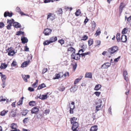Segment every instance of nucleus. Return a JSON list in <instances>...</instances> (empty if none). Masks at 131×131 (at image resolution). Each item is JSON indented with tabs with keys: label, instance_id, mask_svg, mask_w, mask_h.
Returning <instances> with one entry per match:
<instances>
[{
	"label": "nucleus",
	"instance_id": "obj_27",
	"mask_svg": "<svg viewBox=\"0 0 131 131\" xmlns=\"http://www.w3.org/2000/svg\"><path fill=\"white\" fill-rule=\"evenodd\" d=\"M97 130V126L95 125L91 127L90 130L91 131H96Z\"/></svg>",
	"mask_w": 131,
	"mask_h": 131
},
{
	"label": "nucleus",
	"instance_id": "obj_54",
	"mask_svg": "<svg viewBox=\"0 0 131 131\" xmlns=\"http://www.w3.org/2000/svg\"><path fill=\"white\" fill-rule=\"evenodd\" d=\"M94 94L97 96H99L101 93L100 92H96L94 93Z\"/></svg>",
	"mask_w": 131,
	"mask_h": 131
},
{
	"label": "nucleus",
	"instance_id": "obj_33",
	"mask_svg": "<svg viewBox=\"0 0 131 131\" xmlns=\"http://www.w3.org/2000/svg\"><path fill=\"white\" fill-rule=\"evenodd\" d=\"M46 86L44 83H42L38 87L37 89L38 90L41 89L44 87H46Z\"/></svg>",
	"mask_w": 131,
	"mask_h": 131
},
{
	"label": "nucleus",
	"instance_id": "obj_32",
	"mask_svg": "<svg viewBox=\"0 0 131 131\" xmlns=\"http://www.w3.org/2000/svg\"><path fill=\"white\" fill-rule=\"evenodd\" d=\"M101 86L100 84H97L96 85L94 89L95 90L98 91L101 88Z\"/></svg>",
	"mask_w": 131,
	"mask_h": 131
},
{
	"label": "nucleus",
	"instance_id": "obj_15",
	"mask_svg": "<svg viewBox=\"0 0 131 131\" xmlns=\"http://www.w3.org/2000/svg\"><path fill=\"white\" fill-rule=\"evenodd\" d=\"M127 40L126 36L125 35H122L121 36V41L122 42H126Z\"/></svg>",
	"mask_w": 131,
	"mask_h": 131
},
{
	"label": "nucleus",
	"instance_id": "obj_53",
	"mask_svg": "<svg viewBox=\"0 0 131 131\" xmlns=\"http://www.w3.org/2000/svg\"><path fill=\"white\" fill-rule=\"evenodd\" d=\"M65 78L67 77H69V73L68 72H66L64 74V75Z\"/></svg>",
	"mask_w": 131,
	"mask_h": 131
},
{
	"label": "nucleus",
	"instance_id": "obj_23",
	"mask_svg": "<svg viewBox=\"0 0 131 131\" xmlns=\"http://www.w3.org/2000/svg\"><path fill=\"white\" fill-rule=\"evenodd\" d=\"M121 34L119 33H117L116 36V38L117 41L118 42H119L121 41V37L120 36Z\"/></svg>",
	"mask_w": 131,
	"mask_h": 131
},
{
	"label": "nucleus",
	"instance_id": "obj_58",
	"mask_svg": "<svg viewBox=\"0 0 131 131\" xmlns=\"http://www.w3.org/2000/svg\"><path fill=\"white\" fill-rule=\"evenodd\" d=\"M58 42H59L60 43L61 45L63 44L64 43V40L62 39L59 40Z\"/></svg>",
	"mask_w": 131,
	"mask_h": 131
},
{
	"label": "nucleus",
	"instance_id": "obj_57",
	"mask_svg": "<svg viewBox=\"0 0 131 131\" xmlns=\"http://www.w3.org/2000/svg\"><path fill=\"white\" fill-rule=\"evenodd\" d=\"M72 106L70 107V114H73V110L74 108H73V107H71Z\"/></svg>",
	"mask_w": 131,
	"mask_h": 131
},
{
	"label": "nucleus",
	"instance_id": "obj_9",
	"mask_svg": "<svg viewBox=\"0 0 131 131\" xmlns=\"http://www.w3.org/2000/svg\"><path fill=\"white\" fill-rule=\"evenodd\" d=\"M64 75L63 72H60L59 73L56 74L55 75V77L54 79H59L60 78L62 77Z\"/></svg>",
	"mask_w": 131,
	"mask_h": 131
},
{
	"label": "nucleus",
	"instance_id": "obj_55",
	"mask_svg": "<svg viewBox=\"0 0 131 131\" xmlns=\"http://www.w3.org/2000/svg\"><path fill=\"white\" fill-rule=\"evenodd\" d=\"M48 69L47 68H44L42 70V73L44 74L48 71Z\"/></svg>",
	"mask_w": 131,
	"mask_h": 131
},
{
	"label": "nucleus",
	"instance_id": "obj_28",
	"mask_svg": "<svg viewBox=\"0 0 131 131\" xmlns=\"http://www.w3.org/2000/svg\"><path fill=\"white\" fill-rule=\"evenodd\" d=\"M8 111H5L3 110V111L1 112L0 113L1 115L2 116H4L8 112Z\"/></svg>",
	"mask_w": 131,
	"mask_h": 131
},
{
	"label": "nucleus",
	"instance_id": "obj_52",
	"mask_svg": "<svg viewBox=\"0 0 131 131\" xmlns=\"http://www.w3.org/2000/svg\"><path fill=\"white\" fill-rule=\"evenodd\" d=\"M65 88L64 87H60L58 89L60 91H63L65 89Z\"/></svg>",
	"mask_w": 131,
	"mask_h": 131
},
{
	"label": "nucleus",
	"instance_id": "obj_60",
	"mask_svg": "<svg viewBox=\"0 0 131 131\" xmlns=\"http://www.w3.org/2000/svg\"><path fill=\"white\" fill-rule=\"evenodd\" d=\"M38 85V82H35L32 84V86L34 88L36 87Z\"/></svg>",
	"mask_w": 131,
	"mask_h": 131
},
{
	"label": "nucleus",
	"instance_id": "obj_64",
	"mask_svg": "<svg viewBox=\"0 0 131 131\" xmlns=\"http://www.w3.org/2000/svg\"><path fill=\"white\" fill-rule=\"evenodd\" d=\"M16 11L19 13L21 11V10L19 7H17L16 8Z\"/></svg>",
	"mask_w": 131,
	"mask_h": 131
},
{
	"label": "nucleus",
	"instance_id": "obj_19",
	"mask_svg": "<svg viewBox=\"0 0 131 131\" xmlns=\"http://www.w3.org/2000/svg\"><path fill=\"white\" fill-rule=\"evenodd\" d=\"M57 40V37H52L50 38L49 40L52 43L55 42Z\"/></svg>",
	"mask_w": 131,
	"mask_h": 131
},
{
	"label": "nucleus",
	"instance_id": "obj_24",
	"mask_svg": "<svg viewBox=\"0 0 131 131\" xmlns=\"http://www.w3.org/2000/svg\"><path fill=\"white\" fill-rule=\"evenodd\" d=\"M40 99L42 100H44L47 99V94L45 95H40L38 97Z\"/></svg>",
	"mask_w": 131,
	"mask_h": 131
},
{
	"label": "nucleus",
	"instance_id": "obj_21",
	"mask_svg": "<svg viewBox=\"0 0 131 131\" xmlns=\"http://www.w3.org/2000/svg\"><path fill=\"white\" fill-rule=\"evenodd\" d=\"M30 75H23L22 78L24 79V80L26 81L27 82L28 81L27 79H29L30 78Z\"/></svg>",
	"mask_w": 131,
	"mask_h": 131
},
{
	"label": "nucleus",
	"instance_id": "obj_14",
	"mask_svg": "<svg viewBox=\"0 0 131 131\" xmlns=\"http://www.w3.org/2000/svg\"><path fill=\"white\" fill-rule=\"evenodd\" d=\"M85 77L92 78V73L91 72H86L85 75Z\"/></svg>",
	"mask_w": 131,
	"mask_h": 131
},
{
	"label": "nucleus",
	"instance_id": "obj_42",
	"mask_svg": "<svg viewBox=\"0 0 131 131\" xmlns=\"http://www.w3.org/2000/svg\"><path fill=\"white\" fill-rule=\"evenodd\" d=\"M81 12L80 9H78L75 13V14L77 16H79L81 14Z\"/></svg>",
	"mask_w": 131,
	"mask_h": 131
},
{
	"label": "nucleus",
	"instance_id": "obj_37",
	"mask_svg": "<svg viewBox=\"0 0 131 131\" xmlns=\"http://www.w3.org/2000/svg\"><path fill=\"white\" fill-rule=\"evenodd\" d=\"M88 45L89 46H90L93 43V40L92 39H90L88 41Z\"/></svg>",
	"mask_w": 131,
	"mask_h": 131
},
{
	"label": "nucleus",
	"instance_id": "obj_2",
	"mask_svg": "<svg viewBox=\"0 0 131 131\" xmlns=\"http://www.w3.org/2000/svg\"><path fill=\"white\" fill-rule=\"evenodd\" d=\"M6 51L8 52V55L10 56H14L15 53L14 51L12 49V47L8 48L6 50Z\"/></svg>",
	"mask_w": 131,
	"mask_h": 131
},
{
	"label": "nucleus",
	"instance_id": "obj_61",
	"mask_svg": "<svg viewBox=\"0 0 131 131\" xmlns=\"http://www.w3.org/2000/svg\"><path fill=\"white\" fill-rule=\"evenodd\" d=\"M92 28L94 29L96 27V23L94 21H93V22L92 23Z\"/></svg>",
	"mask_w": 131,
	"mask_h": 131
},
{
	"label": "nucleus",
	"instance_id": "obj_26",
	"mask_svg": "<svg viewBox=\"0 0 131 131\" xmlns=\"http://www.w3.org/2000/svg\"><path fill=\"white\" fill-rule=\"evenodd\" d=\"M22 43H25L27 42L28 41V39L24 37L23 38H21V39Z\"/></svg>",
	"mask_w": 131,
	"mask_h": 131
},
{
	"label": "nucleus",
	"instance_id": "obj_43",
	"mask_svg": "<svg viewBox=\"0 0 131 131\" xmlns=\"http://www.w3.org/2000/svg\"><path fill=\"white\" fill-rule=\"evenodd\" d=\"M24 34V32H22L20 31H17L16 34V35H19L21 34L23 35Z\"/></svg>",
	"mask_w": 131,
	"mask_h": 131
},
{
	"label": "nucleus",
	"instance_id": "obj_35",
	"mask_svg": "<svg viewBox=\"0 0 131 131\" xmlns=\"http://www.w3.org/2000/svg\"><path fill=\"white\" fill-rule=\"evenodd\" d=\"M72 65L73 66V71H74L77 67V63H74L72 64Z\"/></svg>",
	"mask_w": 131,
	"mask_h": 131
},
{
	"label": "nucleus",
	"instance_id": "obj_40",
	"mask_svg": "<svg viewBox=\"0 0 131 131\" xmlns=\"http://www.w3.org/2000/svg\"><path fill=\"white\" fill-rule=\"evenodd\" d=\"M88 38V37L86 35H84L82 37V38L81 39V40H86Z\"/></svg>",
	"mask_w": 131,
	"mask_h": 131
},
{
	"label": "nucleus",
	"instance_id": "obj_50",
	"mask_svg": "<svg viewBox=\"0 0 131 131\" xmlns=\"http://www.w3.org/2000/svg\"><path fill=\"white\" fill-rule=\"evenodd\" d=\"M24 51H29V48L27 46V45L26 44L24 47Z\"/></svg>",
	"mask_w": 131,
	"mask_h": 131
},
{
	"label": "nucleus",
	"instance_id": "obj_31",
	"mask_svg": "<svg viewBox=\"0 0 131 131\" xmlns=\"http://www.w3.org/2000/svg\"><path fill=\"white\" fill-rule=\"evenodd\" d=\"M101 33V31L100 28H99L97 29V30L96 31V33L95 34V35L96 36L100 35Z\"/></svg>",
	"mask_w": 131,
	"mask_h": 131
},
{
	"label": "nucleus",
	"instance_id": "obj_5",
	"mask_svg": "<svg viewBox=\"0 0 131 131\" xmlns=\"http://www.w3.org/2000/svg\"><path fill=\"white\" fill-rule=\"evenodd\" d=\"M52 31L51 29L48 28L44 29L43 33L45 36H48L50 35Z\"/></svg>",
	"mask_w": 131,
	"mask_h": 131
},
{
	"label": "nucleus",
	"instance_id": "obj_18",
	"mask_svg": "<svg viewBox=\"0 0 131 131\" xmlns=\"http://www.w3.org/2000/svg\"><path fill=\"white\" fill-rule=\"evenodd\" d=\"M75 51V50L72 47L69 48L67 49V51L68 52H69L72 53H74Z\"/></svg>",
	"mask_w": 131,
	"mask_h": 131
},
{
	"label": "nucleus",
	"instance_id": "obj_48",
	"mask_svg": "<svg viewBox=\"0 0 131 131\" xmlns=\"http://www.w3.org/2000/svg\"><path fill=\"white\" fill-rule=\"evenodd\" d=\"M5 26V24L2 22H0V28H3Z\"/></svg>",
	"mask_w": 131,
	"mask_h": 131
},
{
	"label": "nucleus",
	"instance_id": "obj_10",
	"mask_svg": "<svg viewBox=\"0 0 131 131\" xmlns=\"http://www.w3.org/2000/svg\"><path fill=\"white\" fill-rule=\"evenodd\" d=\"M10 127L11 128L14 129L13 130H11L12 131H18L19 130L18 129H16L17 127L16 125L14 123H13L11 124Z\"/></svg>",
	"mask_w": 131,
	"mask_h": 131
},
{
	"label": "nucleus",
	"instance_id": "obj_41",
	"mask_svg": "<svg viewBox=\"0 0 131 131\" xmlns=\"http://www.w3.org/2000/svg\"><path fill=\"white\" fill-rule=\"evenodd\" d=\"M29 104L30 106H33L35 105L36 103L35 101H31L29 103Z\"/></svg>",
	"mask_w": 131,
	"mask_h": 131
},
{
	"label": "nucleus",
	"instance_id": "obj_56",
	"mask_svg": "<svg viewBox=\"0 0 131 131\" xmlns=\"http://www.w3.org/2000/svg\"><path fill=\"white\" fill-rule=\"evenodd\" d=\"M62 11L61 9L60 8L57 11V13L58 14H62Z\"/></svg>",
	"mask_w": 131,
	"mask_h": 131
},
{
	"label": "nucleus",
	"instance_id": "obj_51",
	"mask_svg": "<svg viewBox=\"0 0 131 131\" xmlns=\"http://www.w3.org/2000/svg\"><path fill=\"white\" fill-rule=\"evenodd\" d=\"M96 46L100 45L101 43V41L100 40H97L96 41Z\"/></svg>",
	"mask_w": 131,
	"mask_h": 131
},
{
	"label": "nucleus",
	"instance_id": "obj_1",
	"mask_svg": "<svg viewBox=\"0 0 131 131\" xmlns=\"http://www.w3.org/2000/svg\"><path fill=\"white\" fill-rule=\"evenodd\" d=\"M118 50V48L117 46H113L108 49V52L111 54L116 52Z\"/></svg>",
	"mask_w": 131,
	"mask_h": 131
},
{
	"label": "nucleus",
	"instance_id": "obj_11",
	"mask_svg": "<svg viewBox=\"0 0 131 131\" xmlns=\"http://www.w3.org/2000/svg\"><path fill=\"white\" fill-rule=\"evenodd\" d=\"M13 15V13L12 12L10 13L8 11L5 12L4 14V16L5 17H6L7 16L11 17Z\"/></svg>",
	"mask_w": 131,
	"mask_h": 131
},
{
	"label": "nucleus",
	"instance_id": "obj_13",
	"mask_svg": "<svg viewBox=\"0 0 131 131\" xmlns=\"http://www.w3.org/2000/svg\"><path fill=\"white\" fill-rule=\"evenodd\" d=\"M39 111V108L36 107H34L32 109L31 112L32 114L36 113L38 112Z\"/></svg>",
	"mask_w": 131,
	"mask_h": 131
},
{
	"label": "nucleus",
	"instance_id": "obj_30",
	"mask_svg": "<svg viewBox=\"0 0 131 131\" xmlns=\"http://www.w3.org/2000/svg\"><path fill=\"white\" fill-rule=\"evenodd\" d=\"M77 119L75 117H73L70 118L71 122V124L74 123L75 122H76V121L77 120Z\"/></svg>",
	"mask_w": 131,
	"mask_h": 131
},
{
	"label": "nucleus",
	"instance_id": "obj_22",
	"mask_svg": "<svg viewBox=\"0 0 131 131\" xmlns=\"http://www.w3.org/2000/svg\"><path fill=\"white\" fill-rule=\"evenodd\" d=\"M77 87L75 85L74 86L72 87L70 89V91L71 92H74L77 90Z\"/></svg>",
	"mask_w": 131,
	"mask_h": 131
},
{
	"label": "nucleus",
	"instance_id": "obj_12",
	"mask_svg": "<svg viewBox=\"0 0 131 131\" xmlns=\"http://www.w3.org/2000/svg\"><path fill=\"white\" fill-rule=\"evenodd\" d=\"M111 64L110 63L108 62H107L104 63L101 66V68H107L108 67L111 66Z\"/></svg>",
	"mask_w": 131,
	"mask_h": 131
},
{
	"label": "nucleus",
	"instance_id": "obj_3",
	"mask_svg": "<svg viewBox=\"0 0 131 131\" xmlns=\"http://www.w3.org/2000/svg\"><path fill=\"white\" fill-rule=\"evenodd\" d=\"M80 55L79 53H78L76 54H75V52L74 53H72L71 55V58L72 59L76 60H79L80 59Z\"/></svg>",
	"mask_w": 131,
	"mask_h": 131
},
{
	"label": "nucleus",
	"instance_id": "obj_36",
	"mask_svg": "<svg viewBox=\"0 0 131 131\" xmlns=\"http://www.w3.org/2000/svg\"><path fill=\"white\" fill-rule=\"evenodd\" d=\"M128 28L126 27L124 28L122 30V34H124L127 33L128 31Z\"/></svg>",
	"mask_w": 131,
	"mask_h": 131
},
{
	"label": "nucleus",
	"instance_id": "obj_59",
	"mask_svg": "<svg viewBox=\"0 0 131 131\" xmlns=\"http://www.w3.org/2000/svg\"><path fill=\"white\" fill-rule=\"evenodd\" d=\"M6 100L5 99H3L2 96H0V102L4 101Z\"/></svg>",
	"mask_w": 131,
	"mask_h": 131
},
{
	"label": "nucleus",
	"instance_id": "obj_29",
	"mask_svg": "<svg viewBox=\"0 0 131 131\" xmlns=\"http://www.w3.org/2000/svg\"><path fill=\"white\" fill-rule=\"evenodd\" d=\"M7 67V64L4 63H2L1 66H0V68L1 69H5Z\"/></svg>",
	"mask_w": 131,
	"mask_h": 131
},
{
	"label": "nucleus",
	"instance_id": "obj_44",
	"mask_svg": "<svg viewBox=\"0 0 131 131\" xmlns=\"http://www.w3.org/2000/svg\"><path fill=\"white\" fill-rule=\"evenodd\" d=\"M17 65V62L15 61L14 60L11 64V66L12 67H15Z\"/></svg>",
	"mask_w": 131,
	"mask_h": 131
},
{
	"label": "nucleus",
	"instance_id": "obj_20",
	"mask_svg": "<svg viewBox=\"0 0 131 131\" xmlns=\"http://www.w3.org/2000/svg\"><path fill=\"white\" fill-rule=\"evenodd\" d=\"M29 63V61H26L24 62L21 64V67H26L28 65Z\"/></svg>",
	"mask_w": 131,
	"mask_h": 131
},
{
	"label": "nucleus",
	"instance_id": "obj_45",
	"mask_svg": "<svg viewBox=\"0 0 131 131\" xmlns=\"http://www.w3.org/2000/svg\"><path fill=\"white\" fill-rule=\"evenodd\" d=\"M125 20H126V19H127V21L129 23L131 22V16L127 18L126 16H125Z\"/></svg>",
	"mask_w": 131,
	"mask_h": 131
},
{
	"label": "nucleus",
	"instance_id": "obj_8",
	"mask_svg": "<svg viewBox=\"0 0 131 131\" xmlns=\"http://www.w3.org/2000/svg\"><path fill=\"white\" fill-rule=\"evenodd\" d=\"M73 126L72 127V129L74 131H77V128L78 126V123L77 122H75L74 123H73Z\"/></svg>",
	"mask_w": 131,
	"mask_h": 131
},
{
	"label": "nucleus",
	"instance_id": "obj_6",
	"mask_svg": "<svg viewBox=\"0 0 131 131\" xmlns=\"http://www.w3.org/2000/svg\"><path fill=\"white\" fill-rule=\"evenodd\" d=\"M123 75L124 79L126 81H129V79L128 78V75L127 71L126 70H124L123 71Z\"/></svg>",
	"mask_w": 131,
	"mask_h": 131
},
{
	"label": "nucleus",
	"instance_id": "obj_63",
	"mask_svg": "<svg viewBox=\"0 0 131 131\" xmlns=\"http://www.w3.org/2000/svg\"><path fill=\"white\" fill-rule=\"evenodd\" d=\"M53 2V1L52 0H45L44 1V2L45 3L50 2Z\"/></svg>",
	"mask_w": 131,
	"mask_h": 131
},
{
	"label": "nucleus",
	"instance_id": "obj_62",
	"mask_svg": "<svg viewBox=\"0 0 131 131\" xmlns=\"http://www.w3.org/2000/svg\"><path fill=\"white\" fill-rule=\"evenodd\" d=\"M12 25L9 24H8L7 26H6L7 28V29L9 30L11 29V27Z\"/></svg>",
	"mask_w": 131,
	"mask_h": 131
},
{
	"label": "nucleus",
	"instance_id": "obj_38",
	"mask_svg": "<svg viewBox=\"0 0 131 131\" xmlns=\"http://www.w3.org/2000/svg\"><path fill=\"white\" fill-rule=\"evenodd\" d=\"M28 111V110H24L22 112V114L23 115H25L27 114Z\"/></svg>",
	"mask_w": 131,
	"mask_h": 131
},
{
	"label": "nucleus",
	"instance_id": "obj_39",
	"mask_svg": "<svg viewBox=\"0 0 131 131\" xmlns=\"http://www.w3.org/2000/svg\"><path fill=\"white\" fill-rule=\"evenodd\" d=\"M23 97L21 98L20 100L17 103V104L18 105L21 104H22L23 100Z\"/></svg>",
	"mask_w": 131,
	"mask_h": 131
},
{
	"label": "nucleus",
	"instance_id": "obj_46",
	"mask_svg": "<svg viewBox=\"0 0 131 131\" xmlns=\"http://www.w3.org/2000/svg\"><path fill=\"white\" fill-rule=\"evenodd\" d=\"M6 75H2L1 76V78L3 81H5L6 79Z\"/></svg>",
	"mask_w": 131,
	"mask_h": 131
},
{
	"label": "nucleus",
	"instance_id": "obj_49",
	"mask_svg": "<svg viewBox=\"0 0 131 131\" xmlns=\"http://www.w3.org/2000/svg\"><path fill=\"white\" fill-rule=\"evenodd\" d=\"M28 118H26L23 120V122L24 123H27L28 122Z\"/></svg>",
	"mask_w": 131,
	"mask_h": 131
},
{
	"label": "nucleus",
	"instance_id": "obj_4",
	"mask_svg": "<svg viewBox=\"0 0 131 131\" xmlns=\"http://www.w3.org/2000/svg\"><path fill=\"white\" fill-rule=\"evenodd\" d=\"M47 19H49L50 20H53L55 18V15L53 14L48 13L47 14Z\"/></svg>",
	"mask_w": 131,
	"mask_h": 131
},
{
	"label": "nucleus",
	"instance_id": "obj_17",
	"mask_svg": "<svg viewBox=\"0 0 131 131\" xmlns=\"http://www.w3.org/2000/svg\"><path fill=\"white\" fill-rule=\"evenodd\" d=\"M14 27L16 28H20L21 27L20 25L17 22H14L13 24Z\"/></svg>",
	"mask_w": 131,
	"mask_h": 131
},
{
	"label": "nucleus",
	"instance_id": "obj_25",
	"mask_svg": "<svg viewBox=\"0 0 131 131\" xmlns=\"http://www.w3.org/2000/svg\"><path fill=\"white\" fill-rule=\"evenodd\" d=\"M14 20L13 19H8L7 21V23L8 24L12 25V24L14 22Z\"/></svg>",
	"mask_w": 131,
	"mask_h": 131
},
{
	"label": "nucleus",
	"instance_id": "obj_34",
	"mask_svg": "<svg viewBox=\"0 0 131 131\" xmlns=\"http://www.w3.org/2000/svg\"><path fill=\"white\" fill-rule=\"evenodd\" d=\"M51 43L50 40H47L44 41L43 43L44 46H45L48 45Z\"/></svg>",
	"mask_w": 131,
	"mask_h": 131
},
{
	"label": "nucleus",
	"instance_id": "obj_47",
	"mask_svg": "<svg viewBox=\"0 0 131 131\" xmlns=\"http://www.w3.org/2000/svg\"><path fill=\"white\" fill-rule=\"evenodd\" d=\"M90 54V52H88L84 53H81V55L82 57H83L85 55L89 54Z\"/></svg>",
	"mask_w": 131,
	"mask_h": 131
},
{
	"label": "nucleus",
	"instance_id": "obj_16",
	"mask_svg": "<svg viewBox=\"0 0 131 131\" xmlns=\"http://www.w3.org/2000/svg\"><path fill=\"white\" fill-rule=\"evenodd\" d=\"M98 102L100 104V105H97L96 107V112L101 110V107L102 105L101 104V103L102 102L101 100H99L98 101Z\"/></svg>",
	"mask_w": 131,
	"mask_h": 131
},
{
	"label": "nucleus",
	"instance_id": "obj_7",
	"mask_svg": "<svg viewBox=\"0 0 131 131\" xmlns=\"http://www.w3.org/2000/svg\"><path fill=\"white\" fill-rule=\"evenodd\" d=\"M126 6L125 4L123 2L121 3L119 6V14H121L123 8Z\"/></svg>",
	"mask_w": 131,
	"mask_h": 131
}]
</instances>
